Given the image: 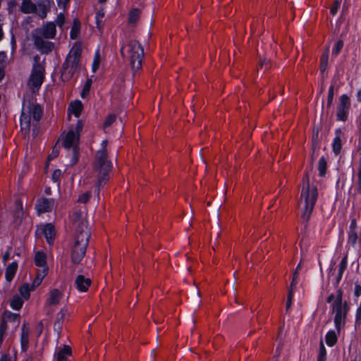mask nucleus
<instances>
[{"label":"nucleus","mask_w":361,"mask_h":361,"mask_svg":"<svg viewBox=\"0 0 361 361\" xmlns=\"http://www.w3.org/2000/svg\"><path fill=\"white\" fill-rule=\"evenodd\" d=\"M99 62H100L99 54L97 52L94 56V62H93V65H92L93 72H96V71L98 69Z\"/></svg>","instance_id":"42"},{"label":"nucleus","mask_w":361,"mask_h":361,"mask_svg":"<svg viewBox=\"0 0 361 361\" xmlns=\"http://www.w3.org/2000/svg\"><path fill=\"white\" fill-rule=\"evenodd\" d=\"M102 148L97 152L94 170L97 173L95 193L99 197L100 189L109 180V173L112 169V164L108 160L106 151L107 140L102 142Z\"/></svg>","instance_id":"1"},{"label":"nucleus","mask_w":361,"mask_h":361,"mask_svg":"<svg viewBox=\"0 0 361 361\" xmlns=\"http://www.w3.org/2000/svg\"><path fill=\"white\" fill-rule=\"evenodd\" d=\"M259 66L261 68H265L266 70L271 68V61L267 58H259Z\"/></svg>","instance_id":"38"},{"label":"nucleus","mask_w":361,"mask_h":361,"mask_svg":"<svg viewBox=\"0 0 361 361\" xmlns=\"http://www.w3.org/2000/svg\"><path fill=\"white\" fill-rule=\"evenodd\" d=\"M343 42L342 40H339L336 43L335 47L333 49V54L334 55H337L339 53V51H341V49L343 48Z\"/></svg>","instance_id":"45"},{"label":"nucleus","mask_w":361,"mask_h":361,"mask_svg":"<svg viewBox=\"0 0 361 361\" xmlns=\"http://www.w3.org/2000/svg\"><path fill=\"white\" fill-rule=\"evenodd\" d=\"M81 53V46L78 44H75L63 65L61 78L63 81L70 80L80 69Z\"/></svg>","instance_id":"5"},{"label":"nucleus","mask_w":361,"mask_h":361,"mask_svg":"<svg viewBox=\"0 0 361 361\" xmlns=\"http://www.w3.org/2000/svg\"><path fill=\"white\" fill-rule=\"evenodd\" d=\"M9 257H10V253L9 252H6L4 256H3V261L4 262H6L8 259H9Z\"/></svg>","instance_id":"57"},{"label":"nucleus","mask_w":361,"mask_h":361,"mask_svg":"<svg viewBox=\"0 0 361 361\" xmlns=\"http://www.w3.org/2000/svg\"><path fill=\"white\" fill-rule=\"evenodd\" d=\"M6 61V54L4 52H0V63H4Z\"/></svg>","instance_id":"55"},{"label":"nucleus","mask_w":361,"mask_h":361,"mask_svg":"<svg viewBox=\"0 0 361 361\" xmlns=\"http://www.w3.org/2000/svg\"><path fill=\"white\" fill-rule=\"evenodd\" d=\"M20 10L21 12L25 14L37 13V6L30 0H23Z\"/></svg>","instance_id":"15"},{"label":"nucleus","mask_w":361,"mask_h":361,"mask_svg":"<svg viewBox=\"0 0 361 361\" xmlns=\"http://www.w3.org/2000/svg\"><path fill=\"white\" fill-rule=\"evenodd\" d=\"M337 341V336L333 331H329L326 336V342L329 346H333Z\"/></svg>","instance_id":"32"},{"label":"nucleus","mask_w":361,"mask_h":361,"mask_svg":"<svg viewBox=\"0 0 361 361\" xmlns=\"http://www.w3.org/2000/svg\"><path fill=\"white\" fill-rule=\"evenodd\" d=\"M90 197H91V192H90V191L85 192L81 194L80 195H79L78 202H80V203L85 204L88 202Z\"/></svg>","instance_id":"37"},{"label":"nucleus","mask_w":361,"mask_h":361,"mask_svg":"<svg viewBox=\"0 0 361 361\" xmlns=\"http://www.w3.org/2000/svg\"><path fill=\"white\" fill-rule=\"evenodd\" d=\"M80 30V22L78 19L73 20V26L71 30V37L73 39L78 36Z\"/></svg>","instance_id":"27"},{"label":"nucleus","mask_w":361,"mask_h":361,"mask_svg":"<svg viewBox=\"0 0 361 361\" xmlns=\"http://www.w3.org/2000/svg\"><path fill=\"white\" fill-rule=\"evenodd\" d=\"M293 290L292 288H289L288 298H287V302H286V310H288L292 305V300L293 298Z\"/></svg>","instance_id":"40"},{"label":"nucleus","mask_w":361,"mask_h":361,"mask_svg":"<svg viewBox=\"0 0 361 361\" xmlns=\"http://www.w3.org/2000/svg\"><path fill=\"white\" fill-rule=\"evenodd\" d=\"M82 128V122L78 121L75 130H69L68 132L62 137L63 146L66 149L73 148V158L71 163L73 165L75 164L78 161L79 152L78 143Z\"/></svg>","instance_id":"8"},{"label":"nucleus","mask_w":361,"mask_h":361,"mask_svg":"<svg viewBox=\"0 0 361 361\" xmlns=\"http://www.w3.org/2000/svg\"><path fill=\"white\" fill-rule=\"evenodd\" d=\"M2 37H3V32H2L1 27L0 26V40L2 39Z\"/></svg>","instance_id":"64"},{"label":"nucleus","mask_w":361,"mask_h":361,"mask_svg":"<svg viewBox=\"0 0 361 361\" xmlns=\"http://www.w3.org/2000/svg\"><path fill=\"white\" fill-rule=\"evenodd\" d=\"M357 97L358 101L361 102V90L358 91Z\"/></svg>","instance_id":"62"},{"label":"nucleus","mask_w":361,"mask_h":361,"mask_svg":"<svg viewBox=\"0 0 361 361\" xmlns=\"http://www.w3.org/2000/svg\"><path fill=\"white\" fill-rule=\"evenodd\" d=\"M59 154V150L54 147L51 154L49 156V159H54L56 158Z\"/></svg>","instance_id":"54"},{"label":"nucleus","mask_w":361,"mask_h":361,"mask_svg":"<svg viewBox=\"0 0 361 361\" xmlns=\"http://www.w3.org/2000/svg\"><path fill=\"white\" fill-rule=\"evenodd\" d=\"M54 207L52 199L42 198L37 201L36 209L39 213L49 212Z\"/></svg>","instance_id":"13"},{"label":"nucleus","mask_w":361,"mask_h":361,"mask_svg":"<svg viewBox=\"0 0 361 361\" xmlns=\"http://www.w3.org/2000/svg\"><path fill=\"white\" fill-rule=\"evenodd\" d=\"M4 71L2 68H0V80L4 78Z\"/></svg>","instance_id":"61"},{"label":"nucleus","mask_w":361,"mask_h":361,"mask_svg":"<svg viewBox=\"0 0 361 361\" xmlns=\"http://www.w3.org/2000/svg\"><path fill=\"white\" fill-rule=\"evenodd\" d=\"M301 265H302V263L300 262L299 263V264L297 266L295 272L293 273V279H292V281H291L290 286V288H292V290H294V288L297 283L296 279L298 276V271L301 269Z\"/></svg>","instance_id":"35"},{"label":"nucleus","mask_w":361,"mask_h":361,"mask_svg":"<svg viewBox=\"0 0 361 361\" xmlns=\"http://www.w3.org/2000/svg\"><path fill=\"white\" fill-rule=\"evenodd\" d=\"M62 298V293L58 289H52L49 292V298L47 300V304L49 305H56L60 302Z\"/></svg>","instance_id":"16"},{"label":"nucleus","mask_w":361,"mask_h":361,"mask_svg":"<svg viewBox=\"0 0 361 361\" xmlns=\"http://www.w3.org/2000/svg\"><path fill=\"white\" fill-rule=\"evenodd\" d=\"M42 281V280L40 279V277L36 276L33 283H32V285H30L31 289L35 290V288H37L41 284Z\"/></svg>","instance_id":"51"},{"label":"nucleus","mask_w":361,"mask_h":361,"mask_svg":"<svg viewBox=\"0 0 361 361\" xmlns=\"http://www.w3.org/2000/svg\"><path fill=\"white\" fill-rule=\"evenodd\" d=\"M17 269L18 264L16 262H13L7 267L6 269L5 276L8 281H11L13 279L16 273Z\"/></svg>","instance_id":"20"},{"label":"nucleus","mask_w":361,"mask_h":361,"mask_svg":"<svg viewBox=\"0 0 361 361\" xmlns=\"http://www.w3.org/2000/svg\"><path fill=\"white\" fill-rule=\"evenodd\" d=\"M317 361H326V357H318Z\"/></svg>","instance_id":"63"},{"label":"nucleus","mask_w":361,"mask_h":361,"mask_svg":"<svg viewBox=\"0 0 361 361\" xmlns=\"http://www.w3.org/2000/svg\"><path fill=\"white\" fill-rule=\"evenodd\" d=\"M357 239V233L355 231H350L348 236V242L355 245Z\"/></svg>","instance_id":"41"},{"label":"nucleus","mask_w":361,"mask_h":361,"mask_svg":"<svg viewBox=\"0 0 361 361\" xmlns=\"http://www.w3.org/2000/svg\"><path fill=\"white\" fill-rule=\"evenodd\" d=\"M48 268L47 267H42V270H39L37 273V277H40L42 280L45 277V276L47 274Z\"/></svg>","instance_id":"47"},{"label":"nucleus","mask_w":361,"mask_h":361,"mask_svg":"<svg viewBox=\"0 0 361 361\" xmlns=\"http://www.w3.org/2000/svg\"><path fill=\"white\" fill-rule=\"evenodd\" d=\"M0 361H11V358L8 355H4L1 358Z\"/></svg>","instance_id":"59"},{"label":"nucleus","mask_w":361,"mask_h":361,"mask_svg":"<svg viewBox=\"0 0 361 361\" xmlns=\"http://www.w3.org/2000/svg\"><path fill=\"white\" fill-rule=\"evenodd\" d=\"M72 221L75 229V233H80V230H82V227H85L86 229H89L86 221L83 219L82 212L81 211L78 210L73 212Z\"/></svg>","instance_id":"12"},{"label":"nucleus","mask_w":361,"mask_h":361,"mask_svg":"<svg viewBox=\"0 0 361 361\" xmlns=\"http://www.w3.org/2000/svg\"><path fill=\"white\" fill-rule=\"evenodd\" d=\"M91 85H92V80L91 79H88L84 87H83V89L82 90V92H81V97L82 98H85L90 92V87H91Z\"/></svg>","instance_id":"36"},{"label":"nucleus","mask_w":361,"mask_h":361,"mask_svg":"<svg viewBox=\"0 0 361 361\" xmlns=\"http://www.w3.org/2000/svg\"><path fill=\"white\" fill-rule=\"evenodd\" d=\"M327 169V162L324 157H322L318 163V170L319 171V176H324L326 174Z\"/></svg>","instance_id":"31"},{"label":"nucleus","mask_w":361,"mask_h":361,"mask_svg":"<svg viewBox=\"0 0 361 361\" xmlns=\"http://www.w3.org/2000/svg\"><path fill=\"white\" fill-rule=\"evenodd\" d=\"M39 12L38 16L44 19L47 17V12L49 10L50 1L49 0H43L38 3Z\"/></svg>","instance_id":"19"},{"label":"nucleus","mask_w":361,"mask_h":361,"mask_svg":"<svg viewBox=\"0 0 361 361\" xmlns=\"http://www.w3.org/2000/svg\"><path fill=\"white\" fill-rule=\"evenodd\" d=\"M304 186L302 189L299 206L303 208L302 217L308 221L317 198V190L315 187L310 188L309 176L307 174L303 179Z\"/></svg>","instance_id":"3"},{"label":"nucleus","mask_w":361,"mask_h":361,"mask_svg":"<svg viewBox=\"0 0 361 361\" xmlns=\"http://www.w3.org/2000/svg\"><path fill=\"white\" fill-rule=\"evenodd\" d=\"M35 263L38 267H47V255L44 252H37L35 256Z\"/></svg>","instance_id":"23"},{"label":"nucleus","mask_w":361,"mask_h":361,"mask_svg":"<svg viewBox=\"0 0 361 361\" xmlns=\"http://www.w3.org/2000/svg\"><path fill=\"white\" fill-rule=\"evenodd\" d=\"M17 318V315L14 314H9L7 317H4L2 318L1 324H0V336L1 337H4L6 330H7V321L8 320H15Z\"/></svg>","instance_id":"21"},{"label":"nucleus","mask_w":361,"mask_h":361,"mask_svg":"<svg viewBox=\"0 0 361 361\" xmlns=\"http://www.w3.org/2000/svg\"><path fill=\"white\" fill-rule=\"evenodd\" d=\"M341 133V130H336V137H335L334 142H333V151L335 154H338L341 152V148H342V142L341 138L340 135H338Z\"/></svg>","instance_id":"25"},{"label":"nucleus","mask_w":361,"mask_h":361,"mask_svg":"<svg viewBox=\"0 0 361 361\" xmlns=\"http://www.w3.org/2000/svg\"><path fill=\"white\" fill-rule=\"evenodd\" d=\"M141 11L138 8L132 9L128 15V23L135 24L140 16Z\"/></svg>","instance_id":"26"},{"label":"nucleus","mask_w":361,"mask_h":361,"mask_svg":"<svg viewBox=\"0 0 361 361\" xmlns=\"http://www.w3.org/2000/svg\"><path fill=\"white\" fill-rule=\"evenodd\" d=\"M28 337H29V331L26 329L25 325L24 324L22 327V334H21V348L23 351H25L27 348L28 345Z\"/></svg>","instance_id":"24"},{"label":"nucleus","mask_w":361,"mask_h":361,"mask_svg":"<svg viewBox=\"0 0 361 361\" xmlns=\"http://www.w3.org/2000/svg\"><path fill=\"white\" fill-rule=\"evenodd\" d=\"M339 6L340 1L338 0H336L334 2V5L331 8V13L332 15H336L337 13Z\"/></svg>","instance_id":"49"},{"label":"nucleus","mask_w":361,"mask_h":361,"mask_svg":"<svg viewBox=\"0 0 361 361\" xmlns=\"http://www.w3.org/2000/svg\"><path fill=\"white\" fill-rule=\"evenodd\" d=\"M45 77V59H42L36 55L33 58V64L31 74L27 80L28 87L33 92H36L42 85Z\"/></svg>","instance_id":"7"},{"label":"nucleus","mask_w":361,"mask_h":361,"mask_svg":"<svg viewBox=\"0 0 361 361\" xmlns=\"http://www.w3.org/2000/svg\"><path fill=\"white\" fill-rule=\"evenodd\" d=\"M42 233H44L47 241L49 244H51L55 238L56 232L54 227L51 224H46L43 228L41 229Z\"/></svg>","instance_id":"17"},{"label":"nucleus","mask_w":361,"mask_h":361,"mask_svg":"<svg viewBox=\"0 0 361 361\" xmlns=\"http://www.w3.org/2000/svg\"><path fill=\"white\" fill-rule=\"evenodd\" d=\"M66 314H67V310L62 309L58 314L56 322L60 323V321H63L65 319V317Z\"/></svg>","instance_id":"48"},{"label":"nucleus","mask_w":361,"mask_h":361,"mask_svg":"<svg viewBox=\"0 0 361 361\" xmlns=\"http://www.w3.org/2000/svg\"><path fill=\"white\" fill-rule=\"evenodd\" d=\"M90 238V231L82 227L80 233H75L73 245L71 249V262L73 264H79L84 258Z\"/></svg>","instance_id":"4"},{"label":"nucleus","mask_w":361,"mask_h":361,"mask_svg":"<svg viewBox=\"0 0 361 361\" xmlns=\"http://www.w3.org/2000/svg\"><path fill=\"white\" fill-rule=\"evenodd\" d=\"M361 319V305H360L359 308L357 311V319Z\"/></svg>","instance_id":"58"},{"label":"nucleus","mask_w":361,"mask_h":361,"mask_svg":"<svg viewBox=\"0 0 361 361\" xmlns=\"http://www.w3.org/2000/svg\"><path fill=\"white\" fill-rule=\"evenodd\" d=\"M328 59H329V48L327 47L321 57V63H320V70L323 73L324 72L328 66Z\"/></svg>","instance_id":"28"},{"label":"nucleus","mask_w":361,"mask_h":361,"mask_svg":"<svg viewBox=\"0 0 361 361\" xmlns=\"http://www.w3.org/2000/svg\"><path fill=\"white\" fill-rule=\"evenodd\" d=\"M31 290H33V289H31V286L28 283H24L19 288V292L21 296L25 300H27L30 298V292Z\"/></svg>","instance_id":"30"},{"label":"nucleus","mask_w":361,"mask_h":361,"mask_svg":"<svg viewBox=\"0 0 361 361\" xmlns=\"http://www.w3.org/2000/svg\"><path fill=\"white\" fill-rule=\"evenodd\" d=\"M334 299V294H331L328 298H327V302H331Z\"/></svg>","instance_id":"60"},{"label":"nucleus","mask_w":361,"mask_h":361,"mask_svg":"<svg viewBox=\"0 0 361 361\" xmlns=\"http://www.w3.org/2000/svg\"><path fill=\"white\" fill-rule=\"evenodd\" d=\"M320 357H326V349L322 342L320 343L319 354Z\"/></svg>","instance_id":"52"},{"label":"nucleus","mask_w":361,"mask_h":361,"mask_svg":"<svg viewBox=\"0 0 361 361\" xmlns=\"http://www.w3.org/2000/svg\"><path fill=\"white\" fill-rule=\"evenodd\" d=\"M332 310L335 312L334 323L337 331L339 333L341 328L345 324L346 314L348 311L347 302H342V291L339 290L335 301L332 305Z\"/></svg>","instance_id":"10"},{"label":"nucleus","mask_w":361,"mask_h":361,"mask_svg":"<svg viewBox=\"0 0 361 361\" xmlns=\"http://www.w3.org/2000/svg\"><path fill=\"white\" fill-rule=\"evenodd\" d=\"M350 107V98L346 94H343L339 99L337 106L336 116L338 120L345 121L348 118V112Z\"/></svg>","instance_id":"11"},{"label":"nucleus","mask_w":361,"mask_h":361,"mask_svg":"<svg viewBox=\"0 0 361 361\" xmlns=\"http://www.w3.org/2000/svg\"><path fill=\"white\" fill-rule=\"evenodd\" d=\"M61 176V171L59 169H56L54 171L52 174V179L54 181L56 182L59 180Z\"/></svg>","instance_id":"50"},{"label":"nucleus","mask_w":361,"mask_h":361,"mask_svg":"<svg viewBox=\"0 0 361 361\" xmlns=\"http://www.w3.org/2000/svg\"><path fill=\"white\" fill-rule=\"evenodd\" d=\"M72 353L69 345H64L63 348L59 349L56 353V361H67V357Z\"/></svg>","instance_id":"18"},{"label":"nucleus","mask_w":361,"mask_h":361,"mask_svg":"<svg viewBox=\"0 0 361 361\" xmlns=\"http://www.w3.org/2000/svg\"><path fill=\"white\" fill-rule=\"evenodd\" d=\"M82 104L80 101L76 100L71 103L69 110L76 116L79 117L82 110Z\"/></svg>","instance_id":"22"},{"label":"nucleus","mask_w":361,"mask_h":361,"mask_svg":"<svg viewBox=\"0 0 361 361\" xmlns=\"http://www.w3.org/2000/svg\"><path fill=\"white\" fill-rule=\"evenodd\" d=\"M358 180H357V191L361 194V157L359 162V169H358Z\"/></svg>","instance_id":"44"},{"label":"nucleus","mask_w":361,"mask_h":361,"mask_svg":"<svg viewBox=\"0 0 361 361\" xmlns=\"http://www.w3.org/2000/svg\"><path fill=\"white\" fill-rule=\"evenodd\" d=\"M121 54L123 57H127L129 59L133 72H136L141 68L144 49L137 41H130L126 47L122 48Z\"/></svg>","instance_id":"6"},{"label":"nucleus","mask_w":361,"mask_h":361,"mask_svg":"<svg viewBox=\"0 0 361 361\" xmlns=\"http://www.w3.org/2000/svg\"><path fill=\"white\" fill-rule=\"evenodd\" d=\"M346 267H347V257H343V259H342V261L340 264L339 271H338L340 273V276H342L344 270L346 269Z\"/></svg>","instance_id":"43"},{"label":"nucleus","mask_w":361,"mask_h":361,"mask_svg":"<svg viewBox=\"0 0 361 361\" xmlns=\"http://www.w3.org/2000/svg\"><path fill=\"white\" fill-rule=\"evenodd\" d=\"M116 116L115 114H110L109 115L103 124V129L105 130L107 128L111 126L116 121Z\"/></svg>","instance_id":"34"},{"label":"nucleus","mask_w":361,"mask_h":361,"mask_svg":"<svg viewBox=\"0 0 361 361\" xmlns=\"http://www.w3.org/2000/svg\"><path fill=\"white\" fill-rule=\"evenodd\" d=\"M357 226V222L355 219H353L350 224V231H355Z\"/></svg>","instance_id":"56"},{"label":"nucleus","mask_w":361,"mask_h":361,"mask_svg":"<svg viewBox=\"0 0 361 361\" xmlns=\"http://www.w3.org/2000/svg\"><path fill=\"white\" fill-rule=\"evenodd\" d=\"M334 87L331 85L329 87V94H328V99H327V106L330 107L332 105L333 99H334Z\"/></svg>","instance_id":"39"},{"label":"nucleus","mask_w":361,"mask_h":361,"mask_svg":"<svg viewBox=\"0 0 361 361\" xmlns=\"http://www.w3.org/2000/svg\"><path fill=\"white\" fill-rule=\"evenodd\" d=\"M43 114V111L39 104H29L27 109H23L22 115L20 118V127L25 133L29 132L30 128V118L32 116L33 119L39 121Z\"/></svg>","instance_id":"9"},{"label":"nucleus","mask_w":361,"mask_h":361,"mask_svg":"<svg viewBox=\"0 0 361 361\" xmlns=\"http://www.w3.org/2000/svg\"><path fill=\"white\" fill-rule=\"evenodd\" d=\"M104 17V12L103 9L97 11L96 14L97 26L99 30H101L103 26V18Z\"/></svg>","instance_id":"33"},{"label":"nucleus","mask_w":361,"mask_h":361,"mask_svg":"<svg viewBox=\"0 0 361 361\" xmlns=\"http://www.w3.org/2000/svg\"><path fill=\"white\" fill-rule=\"evenodd\" d=\"M92 283V281L89 278H85L82 275H78L75 281V284L77 289L80 292L87 291L89 287Z\"/></svg>","instance_id":"14"},{"label":"nucleus","mask_w":361,"mask_h":361,"mask_svg":"<svg viewBox=\"0 0 361 361\" xmlns=\"http://www.w3.org/2000/svg\"><path fill=\"white\" fill-rule=\"evenodd\" d=\"M23 304V300L18 295H14L11 300V307L16 310H19Z\"/></svg>","instance_id":"29"},{"label":"nucleus","mask_w":361,"mask_h":361,"mask_svg":"<svg viewBox=\"0 0 361 361\" xmlns=\"http://www.w3.org/2000/svg\"><path fill=\"white\" fill-rule=\"evenodd\" d=\"M56 32V24L52 22L47 23L42 27L35 30L32 35L36 48L44 54L51 52L54 47V44L44 39H54Z\"/></svg>","instance_id":"2"},{"label":"nucleus","mask_w":361,"mask_h":361,"mask_svg":"<svg viewBox=\"0 0 361 361\" xmlns=\"http://www.w3.org/2000/svg\"><path fill=\"white\" fill-rule=\"evenodd\" d=\"M65 23V17L62 13H60L58 15L56 19V25H57L59 27H61Z\"/></svg>","instance_id":"46"},{"label":"nucleus","mask_w":361,"mask_h":361,"mask_svg":"<svg viewBox=\"0 0 361 361\" xmlns=\"http://www.w3.org/2000/svg\"><path fill=\"white\" fill-rule=\"evenodd\" d=\"M361 295V286L358 284L355 285V295L359 297Z\"/></svg>","instance_id":"53"}]
</instances>
